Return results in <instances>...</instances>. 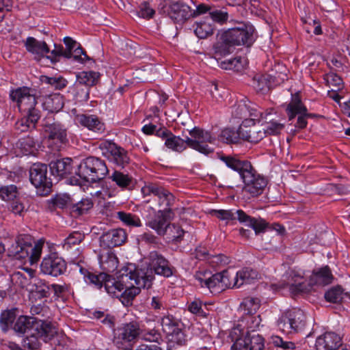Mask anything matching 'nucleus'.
I'll return each mask as SVG.
<instances>
[{
    "mask_svg": "<svg viewBox=\"0 0 350 350\" xmlns=\"http://www.w3.org/2000/svg\"><path fill=\"white\" fill-rule=\"evenodd\" d=\"M13 329L18 334H25L22 346L28 349H38L40 346V340L47 342L57 333L52 322L23 315L16 319Z\"/></svg>",
    "mask_w": 350,
    "mask_h": 350,
    "instance_id": "f257e3e1",
    "label": "nucleus"
},
{
    "mask_svg": "<svg viewBox=\"0 0 350 350\" xmlns=\"http://www.w3.org/2000/svg\"><path fill=\"white\" fill-rule=\"evenodd\" d=\"M10 96L17 103L20 111L27 113L25 118L17 123L21 131L35 128L36 124L40 118V111L36 108L37 100L35 90L27 87L18 88L10 92Z\"/></svg>",
    "mask_w": 350,
    "mask_h": 350,
    "instance_id": "f03ea898",
    "label": "nucleus"
},
{
    "mask_svg": "<svg viewBox=\"0 0 350 350\" xmlns=\"http://www.w3.org/2000/svg\"><path fill=\"white\" fill-rule=\"evenodd\" d=\"M254 28L248 23H241L237 27L224 31L221 42L215 46V53L226 55L233 52L235 46H250L254 42Z\"/></svg>",
    "mask_w": 350,
    "mask_h": 350,
    "instance_id": "7ed1b4c3",
    "label": "nucleus"
},
{
    "mask_svg": "<svg viewBox=\"0 0 350 350\" xmlns=\"http://www.w3.org/2000/svg\"><path fill=\"white\" fill-rule=\"evenodd\" d=\"M147 265L142 267L136 266V271L145 281L141 282L147 288L151 287L154 280V275H159L164 278H170L176 272V269L167 259L157 251L150 252L148 256Z\"/></svg>",
    "mask_w": 350,
    "mask_h": 350,
    "instance_id": "20e7f679",
    "label": "nucleus"
},
{
    "mask_svg": "<svg viewBox=\"0 0 350 350\" xmlns=\"http://www.w3.org/2000/svg\"><path fill=\"white\" fill-rule=\"evenodd\" d=\"M43 246L42 240L35 242L29 234H19L8 248V253L10 256L33 265L40 260Z\"/></svg>",
    "mask_w": 350,
    "mask_h": 350,
    "instance_id": "39448f33",
    "label": "nucleus"
},
{
    "mask_svg": "<svg viewBox=\"0 0 350 350\" xmlns=\"http://www.w3.org/2000/svg\"><path fill=\"white\" fill-rule=\"evenodd\" d=\"M109 173V170L104 160L96 157H88L83 159L78 165L75 174L79 177L71 179V184L81 185V180L89 183H96L103 179Z\"/></svg>",
    "mask_w": 350,
    "mask_h": 350,
    "instance_id": "423d86ee",
    "label": "nucleus"
},
{
    "mask_svg": "<svg viewBox=\"0 0 350 350\" xmlns=\"http://www.w3.org/2000/svg\"><path fill=\"white\" fill-rule=\"evenodd\" d=\"M122 282H124V289L123 290L120 300L125 306L131 304L133 299L139 294L141 288H147L141 283L145 281L144 278L139 276L136 271V265L135 264H128L122 269Z\"/></svg>",
    "mask_w": 350,
    "mask_h": 350,
    "instance_id": "0eeeda50",
    "label": "nucleus"
},
{
    "mask_svg": "<svg viewBox=\"0 0 350 350\" xmlns=\"http://www.w3.org/2000/svg\"><path fill=\"white\" fill-rule=\"evenodd\" d=\"M161 325L166 336L168 349L186 344L187 338L185 325L180 319L167 313L161 318Z\"/></svg>",
    "mask_w": 350,
    "mask_h": 350,
    "instance_id": "6e6552de",
    "label": "nucleus"
},
{
    "mask_svg": "<svg viewBox=\"0 0 350 350\" xmlns=\"http://www.w3.org/2000/svg\"><path fill=\"white\" fill-rule=\"evenodd\" d=\"M198 285L206 287L212 293L217 294L232 287L230 274L228 271L211 274L207 271H198L194 275Z\"/></svg>",
    "mask_w": 350,
    "mask_h": 350,
    "instance_id": "1a4fd4ad",
    "label": "nucleus"
},
{
    "mask_svg": "<svg viewBox=\"0 0 350 350\" xmlns=\"http://www.w3.org/2000/svg\"><path fill=\"white\" fill-rule=\"evenodd\" d=\"M142 333V329L137 321L124 323L113 329V342L118 349L131 350V347Z\"/></svg>",
    "mask_w": 350,
    "mask_h": 350,
    "instance_id": "9d476101",
    "label": "nucleus"
},
{
    "mask_svg": "<svg viewBox=\"0 0 350 350\" xmlns=\"http://www.w3.org/2000/svg\"><path fill=\"white\" fill-rule=\"evenodd\" d=\"M307 325V317L299 308H293L286 311L278 321L280 329L287 334L302 332Z\"/></svg>",
    "mask_w": 350,
    "mask_h": 350,
    "instance_id": "9b49d317",
    "label": "nucleus"
},
{
    "mask_svg": "<svg viewBox=\"0 0 350 350\" xmlns=\"http://www.w3.org/2000/svg\"><path fill=\"white\" fill-rule=\"evenodd\" d=\"M143 196H152V200L156 202L159 210L173 211L172 207L175 202L174 196L163 187L154 183H148L141 189Z\"/></svg>",
    "mask_w": 350,
    "mask_h": 350,
    "instance_id": "f8f14e48",
    "label": "nucleus"
},
{
    "mask_svg": "<svg viewBox=\"0 0 350 350\" xmlns=\"http://www.w3.org/2000/svg\"><path fill=\"white\" fill-rule=\"evenodd\" d=\"M189 133L191 136L187 137L189 148L206 155L213 152V148L208 144H214L216 138L211 132L196 126L190 130Z\"/></svg>",
    "mask_w": 350,
    "mask_h": 350,
    "instance_id": "ddd939ff",
    "label": "nucleus"
},
{
    "mask_svg": "<svg viewBox=\"0 0 350 350\" xmlns=\"http://www.w3.org/2000/svg\"><path fill=\"white\" fill-rule=\"evenodd\" d=\"M98 147L108 160L117 167L124 168L129 164L131 159L128 152L113 142L103 141L99 144Z\"/></svg>",
    "mask_w": 350,
    "mask_h": 350,
    "instance_id": "4468645a",
    "label": "nucleus"
},
{
    "mask_svg": "<svg viewBox=\"0 0 350 350\" xmlns=\"http://www.w3.org/2000/svg\"><path fill=\"white\" fill-rule=\"evenodd\" d=\"M240 177L245 184V191L252 197L260 195L267 184V180L257 173L252 164L249 165L247 170L244 171Z\"/></svg>",
    "mask_w": 350,
    "mask_h": 350,
    "instance_id": "2eb2a0df",
    "label": "nucleus"
},
{
    "mask_svg": "<svg viewBox=\"0 0 350 350\" xmlns=\"http://www.w3.org/2000/svg\"><path fill=\"white\" fill-rule=\"evenodd\" d=\"M48 135V146L53 151H59L68 142L66 130L58 122L46 120L44 124Z\"/></svg>",
    "mask_w": 350,
    "mask_h": 350,
    "instance_id": "dca6fc26",
    "label": "nucleus"
},
{
    "mask_svg": "<svg viewBox=\"0 0 350 350\" xmlns=\"http://www.w3.org/2000/svg\"><path fill=\"white\" fill-rule=\"evenodd\" d=\"M174 217V211L158 210L154 211L152 216L150 215L147 217L146 225L154 230L159 236L163 237L167 233Z\"/></svg>",
    "mask_w": 350,
    "mask_h": 350,
    "instance_id": "f3484780",
    "label": "nucleus"
},
{
    "mask_svg": "<svg viewBox=\"0 0 350 350\" xmlns=\"http://www.w3.org/2000/svg\"><path fill=\"white\" fill-rule=\"evenodd\" d=\"M40 269L44 275L57 278L66 273L67 264L57 253H51L42 259Z\"/></svg>",
    "mask_w": 350,
    "mask_h": 350,
    "instance_id": "a211bd4d",
    "label": "nucleus"
},
{
    "mask_svg": "<svg viewBox=\"0 0 350 350\" xmlns=\"http://www.w3.org/2000/svg\"><path fill=\"white\" fill-rule=\"evenodd\" d=\"M46 174L47 165L40 163L33 164L29 170L31 183L37 189H42L44 194L50 192L53 185L51 179L47 177Z\"/></svg>",
    "mask_w": 350,
    "mask_h": 350,
    "instance_id": "6ab92c4d",
    "label": "nucleus"
},
{
    "mask_svg": "<svg viewBox=\"0 0 350 350\" xmlns=\"http://www.w3.org/2000/svg\"><path fill=\"white\" fill-rule=\"evenodd\" d=\"M168 16L175 23H183L191 17L192 10L183 1H171L167 6Z\"/></svg>",
    "mask_w": 350,
    "mask_h": 350,
    "instance_id": "aec40b11",
    "label": "nucleus"
},
{
    "mask_svg": "<svg viewBox=\"0 0 350 350\" xmlns=\"http://www.w3.org/2000/svg\"><path fill=\"white\" fill-rule=\"evenodd\" d=\"M218 159L221 161L226 167L238 172L240 176L244 171L247 170V167L251 164L249 161L243 159L239 154H226L219 153Z\"/></svg>",
    "mask_w": 350,
    "mask_h": 350,
    "instance_id": "412c9836",
    "label": "nucleus"
},
{
    "mask_svg": "<svg viewBox=\"0 0 350 350\" xmlns=\"http://www.w3.org/2000/svg\"><path fill=\"white\" fill-rule=\"evenodd\" d=\"M77 120L81 126L96 134L102 135L105 132V123L96 115L79 114Z\"/></svg>",
    "mask_w": 350,
    "mask_h": 350,
    "instance_id": "4be33fe9",
    "label": "nucleus"
},
{
    "mask_svg": "<svg viewBox=\"0 0 350 350\" xmlns=\"http://www.w3.org/2000/svg\"><path fill=\"white\" fill-rule=\"evenodd\" d=\"M126 239V231L122 228H116L105 232L100 237V241L105 246L113 247L124 243Z\"/></svg>",
    "mask_w": 350,
    "mask_h": 350,
    "instance_id": "5701e85b",
    "label": "nucleus"
},
{
    "mask_svg": "<svg viewBox=\"0 0 350 350\" xmlns=\"http://www.w3.org/2000/svg\"><path fill=\"white\" fill-rule=\"evenodd\" d=\"M237 220L241 224H245L252 228L256 234L264 232L268 227V223L263 219L253 217L245 213L243 210L237 211Z\"/></svg>",
    "mask_w": 350,
    "mask_h": 350,
    "instance_id": "b1692460",
    "label": "nucleus"
},
{
    "mask_svg": "<svg viewBox=\"0 0 350 350\" xmlns=\"http://www.w3.org/2000/svg\"><path fill=\"white\" fill-rule=\"evenodd\" d=\"M285 283L279 285L280 288L288 287L289 290L294 294L305 291V284L303 277L295 271H290L284 275Z\"/></svg>",
    "mask_w": 350,
    "mask_h": 350,
    "instance_id": "393cba45",
    "label": "nucleus"
},
{
    "mask_svg": "<svg viewBox=\"0 0 350 350\" xmlns=\"http://www.w3.org/2000/svg\"><path fill=\"white\" fill-rule=\"evenodd\" d=\"M341 345L340 336L334 332H326L316 340L317 350H335Z\"/></svg>",
    "mask_w": 350,
    "mask_h": 350,
    "instance_id": "a878e982",
    "label": "nucleus"
},
{
    "mask_svg": "<svg viewBox=\"0 0 350 350\" xmlns=\"http://www.w3.org/2000/svg\"><path fill=\"white\" fill-rule=\"evenodd\" d=\"M334 276L329 266L314 269L310 276L309 283L311 286H325L332 283Z\"/></svg>",
    "mask_w": 350,
    "mask_h": 350,
    "instance_id": "bb28decb",
    "label": "nucleus"
},
{
    "mask_svg": "<svg viewBox=\"0 0 350 350\" xmlns=\"http://www.w3.org/2000/svg\"><path fill=\"white\" fill-rule=\"evenodd\" d=\"M70 158H64L52 161L49 167L52 174L56 177L64 178L72 173V164Z\"/></svg>",
    "mask_w": 350,
    "mask_h": 350,
    "instance_id": "cd10ccee",
    "label": "nucleus"
},
{
    "mask_svg": "<svg viewBox=\"0 0 350 350\" xmlns=\"http://www.w3.org/2000/svg\"><path fill=\"white\" fill-rule=\"evenodd\" d=\"M79 271L83 275V279L88 284L92 285L97 289H102L103 287L105 288V283H106L108 279L109 274L105 272L96 274L82 267L80 268Z\"/></svg>",
    "mask_w": 350,
    "mask_h": 350,
    "instance_id": "c85d7f7f",
    "label": "nucleus"
},
{
    "mask_svg": "<svg viewBox=\"0 0 350 350\" xmlns=\"http://www.w3.org/2000/svg\"><path fill=\"white\" fill-rule=\"evenodd\" d=\"M26 50L39 58L49 53L50 49L44 41H39L33 37H27L25 42Z\"/></svg>",
    "mask_w": 350,
    "mask_h": 350,
    "instance_id": "c756f323",
    "label": "nucleus"
},
{
    "mask_svg": "<svg viewBox=\"0 0 350 350\" xmlns=\"http://www.w3.org/2000/svg\"><path fill=\"white\" fill-rule=\"evenodd\" d=\"M108 179L111 180L117 187L122 190L130 189L135 184L134 178L131 175L117 170H114L109 175Z\"/></svg>",
    "mask_w": 350,
    "mask_h": 350,
    "instance_id": "7c9ffc66",
    "label": "nucleus"
},
{
    "mask_svg": "<svg viewBox=\"0 0 350 350\" xmlns=\"http://www.w3.org/2000/svg\"><path fill=\"white\" fill-rule=\"evenodd\" d=\"M308 111L306 107L302 103L299 93L292 94L291 100L287 105L286 112L288 118V120H293L297 115L303 113Z\"/></svg>",
    "mask_w": 350,
    "mask_h": 350,
    "instance_id": "2f4dec72",
    "label": "nucleus"
},
{
    "mask_svg": "<svg viewBox=\"0 0 350 350\" xmlns=\"http://www.w3.org/2000/svg\"><path fill=\"white\" fill-rule=\"evenodd\" d=\"M258 273L250 267H245L237 271L235 276L233 277L234 282L232 287H240L243 284H249L258 278Z\"/></svg>",
    "mask_w": 350,
    "mask_h": 350,
    "instance_id": "473e14b6",
    "label": "nucleus"
},
{
    "mask_svg": "<svg viewBox=\"0 0 350 350\" xmlns=\"http://www.w3.org/2000/svg\"><path fill=\"white\" fill-rule=\"evenodd\" d=\"M98 259L101 269L106 272L113 273L118 267V259L113 252L100 254Z\"/></svg>",
    "mask_w": 350,
    "mask_h": 350,
    "instance_id": "72a5a7b5",
    "label": "nucleus"
},
{
    "mask_svg": "<svg viewBox=\"0 0 350 350\" xmlns=\"http://www.w3.org/2000/svg\"><path fill=\"white\" fill-rule=\"evenodd\" d=\"M120 280H116L115 278L109 275L106 283H105V291L111 296L120 299L121 294L124 289V282H122V273L120 276Z\"/></svg>",
    "mask_w": 350,
    "mask_h": 350,
    "instance_id": "f704fd0d",
    "label": "nucleus"
},
{
    "mask_svg": "<svg viewBox=\"0 0 350 350\" xmlns=\"http://www.w3.org/2000/svg\"><path fill=\"white\" fill-rule=\"evenodd\" d=\"M43 108L51 112H57L64 107L63 96L59 94H53L44 97Z\"/></svg>",
    "mask_w": 350,
    "mask_h": 350,
    "instance_id": "c9c22d12",
    "label": "nucleus"
},
{
    "mask_svg": "<svg viewBox=\"0 0 350 350\" xmlns=\"http://www.w3.org/2000/svg\"><path fill=\"white\" fill-rule=\"evenodd\" d=\"M240 135L243 139L252 143H258L265 137L264 129L258 130L255 126L249 129H247V126H241Z\"/></svg>",
    "mask_w": 350,
    "mask_h": 350,
    "instance_id": "e433bc0d",
    "label": "nucleus"
},
{
    "mask_svg": "<svg viewBox=\"0 0 350 350\" xmlns=\"http://www.w3.org/2000/svg\"><path fill=\"white\" fill-rule=\"evenodd\" d=\"M165 146L173 151L182 152L188 147L187 137L184 139L172 133L170 137L166 139Z\"/></svg>",
    "mask_w": 350,
    "mask_h": 350,
    "instance_id": "4c0bfd02",
    "label": "nucleus"
},
{
    "mask_svg": "<svg viewBox=\"0 0 350 350\" xmlns=\"http://www.w3.org/2000/svg\"><path fill=\"white\" fill-rule=\"evenodd\" d=\"M99 77V72L94 71H83L77 75V81L75 83L87 85L90 88V87L97 83Z\"/></svg>",
    "mask_w": 350,
    "mask_h": 350,
    "instance_id": "58836bf2",
    "label": "nucleus"
},
{
    "mask_svg": "<svg viewBox=\"0 0 350 350\" xmlns=\"http://www.w3.org/2000/svg\"><path fill=\"white\" fill-rule=\"evenodd\" d=\"M345 296H349L348 293H345L341 286H335L327 291L324 295L325 300L333 304L340 303Z\"/></svg>",
    "mask_w": 350,
    "mask_h": 350,
    "instance_id": "ea45409f",
    "label": "nucleus"
},
{
    "mask_svg": "<svg viewBox=\"0 0 350 350\" xmlns=\"http://www.w3.org/2000/svg\"><path fill=\"white\" fill-rule=\"evenodd\" d=\"M19 197L18 187L13 184L0 186V198L5 202H11Z\"/></svg>",
    "mask_w": 350,
    "mask_h": 350,
    "instance_id": "a19ab883",
    "label": "nucleus"
},
{
    "mask_svg": "<svg viewBox=\"0 0 350 350\" xmlns=\"http://www.w3.org/2000/svg\"><path fill=\"white\" fill-rule=\"evenodd\" d=\"M249 105L250 104L241 101L233 106L232 111V115L237 118L245 119L241 126L247 127L246 124L248 122L247 116L249 113Z\"/></svg>",
    "mask_w": 350,
    "mask_h": 350,
    "instance_id": "79ce46f5",
    "label": "nucleus"
},
{
    "mask_svg": "<svg viewBox=\"0 0 350 350\" xmlns=\"http://www.w3.org/2000/svg\"><path fill=\"white\" fill-rule=\"evenodd\" d=\"M245 64L246 59L239 57L221 62L220 66L225 70H233L236 72H239L244 68Z\"/></svg>",
    "mask_w": 350,
    "mask_h": 350,
    "instance_id": "37998d69",
    "label": "nucleus"
},
{
    "mask_svg": "<svg viewBox=\"0 0 350 350\" xmlns=\"http://www.w3.org/2000/svg\"><path fill=\"white\" fill-rule=\"evenodd\" d=\"M117 218L130 227H140L142 225L139 217L131 213L119 211L117 213Z\"/></svg>",
    "mask_w": 350,
    "mask_h": 350,
    "instance_id": "c03bdc74",
    "label": "nucleus"
},
{
    "mask_svg": "<svg viewBox=\"0 0 350 350\" xmlns=\"http://www.w3.org/2000/svg\"><path fill=\"white\" fill-rule=\"evenodd\" d=\"M260 306V299L257 297H246L241 303V308L245 314L251 316L255 314Z\"/></svg>",
    "mask_w": 350,
    "mask_h": 350,
    "instance_id": "a18cd8bd",
    "label": "nucleus"
},
{
    "mask_svg": "<svg viewBox=\"0 0 350 350\" xmlns=\"http://www.w3.org/2000/svg\"><path fill=\"white\" fill-rule=\"evenodd\" d=\"M92 206L93 203L90 199H82L71 206L70 211L73 216L78 217L88 212Z\"/></svg>",
    "mask_w": 350,
    "mask_h": 350,
    "instance_id": "49530a36",
    "label": "nucleus"
},
{
    "mask_svg": "<svg viewBox=\"0 0 350 350\" xmlns=\"http://www.w3.org/2000/svg\"><path fill=\"white\" fill-rule=\"evenodd\" d=\"M194 33L200 39H204L213 33V26L206 21L197 22Z\"/></svg>",
    "mask_w": 350,
    "mask_h": 350,
    "instance_id": "de8ad7c7",
    "label": "nucleus"
},
{
    "mask_svg": "<svg viewBox=\"0 0 350 350\" xmlns=\"http://www.w3.org/2000/svg\"><path fill=\"white\" fill-rule=\"evenodd\" d=\"M16 315L12 310H4L0 315V327L1 330L6 333L14 322Z\"/></svg>",
    "mask_w": 350,
    "mask_h": 350,
    "instance_id": "09e8293b",
    "label": "nucleus"
},
{
    "mask_svg": "<svg viewBox=\"0 0 350 350\" xmlns=\"http://www.w3.org/2000/svg\"><path fill=\"white\" fill-rule=\"evenodd\" d=\"M84 238V234L79 231H74L64 240L62 247L64 249L68 250L72 246L79 245Z\"/></svg>",
    "mask_w": 350,
    "mask_h": 350,
    "instance_id": "8fccbe9b",
    "label": "nucleus"
},
{
    "mask_svg": "<svg viewBox=\"0 0 350 350\" xmlns=\"http://www.w3.org/2000/svg\"><path fill=\"white\" fill-rule=\"evenodd\" d=\"M74 91V97L76 102L83 103L88 101L90 98V88L87 85L75 83Z\"/></svg>",
    "mask_w": 350,
    "mask_h": 350,
    "instance_id": "3c124183",
    "label": "nucleus"
},
{
    "mask_svg": "<svg viewBox=\"0 0 350 350\" xmlns=\"http://www.w3.org/2000/svg\"><path fill=\"white\" fill-rule=\"evenodd\" d=\"M240 131L236 132L233 129H225L221 131L218 138L219 140L226 144H234L237 143L239 140Z\"/></svg>",
    "mask_w": 350,
    "mask_h": 350,
    "instance_id": "603ef678",
    "label": "nucleus"
},
{
    "mask_svg": "<svg viewBox=\"0 0 350 350\" xmlns=\"http://www.w3.org/2000/svg\"><path fill=\"white\" fill-rule=\"evenodd\" d=\"M211 214L220 220L226 221V223L229 221H233L237 219V211L234 212L231 209H213L211 211Z\"/></svg>",
    "mask_w": 350,
    "mask_h": 350,
    "instance_id": "864d4df0",
    "label": "nucleus"
},
{
    "mask_svg": "<svg viewBox=\"0 0 350 350\" xmlns=\"http://www.w3.org/2000/svg\"><path fill=\"white\" fill-rule=\"evenodd\" d=\"M50 55L46 56L48 59H51L52 63L59 62L60 57H64L66 59H70L69 51H66L63 46L61 44H54V49L49 52Z\"/></svg>",
    "mask_w": 350,
    "mask_h": 350,
    "instance_id": "5fc2aeb1",
    "label": "nucleus"
},
{
    "mask_svg": "<svg viewBox=\"0 0 350 350\" xmlns=\"http://www.w3.org/2000/svg\"><path fill=\"white\" fill-rule=\"evenodd\" d=\"M271 342L273 346L278 348V350H294L295 349L294 342L289 340H284L278 336H272Z\"/></svg>",
    "mask_w": 350,
    "mask_h": 350,
    "instance_id": "6e6d98bb",
    "label": "nucleus"
},
{
    "mask_svg": "<svg viewBox=\"0 0 350 350\" xmlns=\"http://www.w3.org/2000/svg\"><path fill=\"white\" fill-rule=\"evenodd\" d=\"M42 81L55 90H62L68 85V81L62 77H44Z\"/></svg>",
    "mask_w": 350,
    "mask_h": 350,
    "instance_id": "4d7b16f0",
    "label": "nucleus"
},
{
    "mask_svg": "<svg viewBox=\"0 0 350 350\" xmlns=\"http://www.w3.org/2000/svg\"><path fill=\"white\" fill-rule=\"evenodd\" d=\"M269 113L262 111L261 109H258L252 105H249V113L247 118H250L248 120V123L252 122L253 124H255L256 122H260L264 119H267V116Z\"/></svg>",
    "mask_w": 350,
    "mask_h": 350,
    "instance_id": "13d9d810",
    "label": "nucleus"
},
{
    "mask_svg": "<svg viewBox=\"0 0 350 350\" xmlns=\"http://www.w3.org/2000/svg\"><path fill=\"white\" fill-rule=\"evenodd\" d=\"M284 129V124L281 123L277 120H271L267 122V125L264 128L265 135H275L281 133Z\"/></svg>",
    "mask_w": 350,
    "mask_h": 350,
    "instance_id": "bf43d9fd",
    "label": "nucleus"
},
{
    "mask_svg": "<svg viewBox=\"0 0 350 350\" xmlns=\"http://www.w3.org/2000/svg\"><path fill=\"white\" fill-rule=\"evenodd\" d=\"M247 342H249L250 350H262L264 348V339L258 334L252 336L246 335Z\"/></svg>",
    "mask_w": 350,
    "mask_h": 350,
    "instance_id": "052dcab7",
    "label": "nucleus"
},
{
    "mask_svg": "<svg viewBox=\"0 0 350 350\" xmlns=\"http://www.w3.org/2000/svg\"><path fill=\"white\" fill-rule=\"evenodd\" d=\"M51 295L50 284L45 282H40V285H36V290L31 294V299L33 297H38L40 299L47 298Z\"/></svg>",
    "mask_w": 350,
    "mask_h": 350,
    "instance_id": "680f3d73",
    "label": "nucleus"
},
{
    "mask_svg": "<svg viewBox=\"0 0 350 350\" xmlns=\"http://www.w3.org/2000/svg\"><path fill=\"white\" fill-rule=\"evenodd\" d=\"M202 302L198 299H196L188 304V310L193 314L202 317H206L208 314L204 312L202 308Z\"/></svg>",
    "mask_w": 350,
    "mask_h": 350,
    "instance_id": "e2e57ef3",
    "label": "nucleus"
},
{
    "mask_svg": "<svg viewBox=\"0 0 350 350\" xmlns=\"http://www.w3.org/2000/svg\"><path fill=\"white\" fill-rule=\"evenodd\" d=\"M141 335L143 340L149 342L159 343L160 340H162L161 333L155 329L142 330Z\"/></svg>",
    "mask_w": 350,
    "mask_h": 350,
    "instance_id": "0e129e2a",
    "label": "nucleus"
},
{
    "mask_svg": "<svg viewBox=\"0 0 350 350\" xmlns=\"http://www.w3.org/2000/svg\"><path fill=\"white\" fill-rule=\"evenodd\" d=\"M209 15L213 22L219 24L225 23L228 18V14L227 12L217 9H212V10H210Z\"/></svg>",
    "mask_w": 350,
    "mask_h": 350,
    "instance_id": "69168bd1",
    "label": "nucleus"
},
{
    "mask_svg": "<svg viewBox=\"0 0 350 350\" xmlns=\"http://www.w3.org/2000/svg\"><path fill=\"white\" fill-rule=\"evenodd\" d=\"M155 14V11L153 8H152L150 6V4L144 1L140 4L139 6V10L137 11V15L139 17L144 18H151L153 17V16Z\"/></svg>",
    "mask_w": 350,
    "mask_h": 350,
    "instance_id": "338daca9",
    "label": "nucleus"
},
{
    "mask_svg": "<svg viewBox=\"0 0 350 350\" xmlns=\"http://www.w3.org/2000/svg\"><path fill=\"white\" fill-rule=\"evenodd\" d=\"M169 234L171 235L173 240L176 242H180L184 236L185 231L179 226L175 224H170V228H168Z\"/></svg>",
    "mask_w": 350,
    "mask_h": 350,
    "instance_id": "774afa93",
    "label": "nucleus"
}]
</instances>
